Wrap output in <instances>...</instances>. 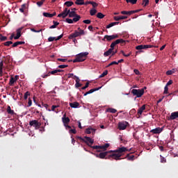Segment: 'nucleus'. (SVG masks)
Here are the masks:
<instances>
[{
	"label": "nucleus",
	"instance_id": "nucleus-1",
	"mask_svg": "<svg viewBox=\"0 0 178 178\" xmlns=\"http://www.w3.org/2000/svg\"><path fill=\"white\" fill-rule=\"evenodd\" d=\"M128 152V149L127 147H122L115 150L100 152L99 154H95V156H97V158H99L100 159H105V157H106V156H108V153H113L108 155V157L107 158V159L111 160L112 159L115 161H118L122 159L120 157H122L124 152Z\"/></svg>",
	"mask_w": 178,
	"mask_h": 178
},
{
	"label": "nucleus",
	"instance_id": "nucleus-2",
	"mask_svg": "<svg viewBox=\"0 0 178 178\" xmlns=\"http://www.w3.org/2000/svg\"><path fill=\"white\" fill-rule=\"evenodd\" d=\"M78 138L80 140L83 141V143H85L87 145V146H88L89 147H91L93 149H97V150L102 149L103 151H106L110 147L109 143H105V145H103L92 146V145L95 143V140H93V139L88 136H85L83 138L79 136L78 137Z\"/></svg>",
	"mask_w": 178,
	"mask_h": 178
},
{
	"label": "nucleus",
	"instance_id": "nucleus-3",
	"mask_svg": "<svg viewBox=\"0 0 178 178\" xmlns=\"http://www.w3.org/2000/svg\"><path fill=\"white\" fill-rule=\"evenodd\" d=\"M88 55V52H82L76 55L75 59L73 60V63L84 62Z\"/></svg>",
	"mask_w": 178,
	"mask_h": 178
},
{
	"label": "nucleus",
	"instance_id": "nucleus-4",
	"mask_svg": "<svg viewBox=\"0 0 178 178\" xmlns=\"http://www.w3.org/2000/svg\"><path fill=\"white\" fill-rule=\"evenodd\" d=\"M81 35H85L84 30L78 28V31H74V33H72L71 35H70V36H68V39L73 40Z\"/></svg>",
	"mask_w": 178,
	"mask_h": 178
},
{
	"label": "nucleus",
	"instance_id": "nucleus-5",
	"mask_svg": "<svg viewBox=\"0 0 178 178\" xmlns=\"http://www.w3.org/2000/svg\"><path fill=\"white\" fill-rule=\"evenodd\" d=\"M131 94L134 95V96H136L137 98H140L144 95V89H132Z\"/></svg>",
	"mask_w": 178,
	"mask_h": 178
},
{
	"label": "nucleus",
	"instance_id": "nucleus-6",
	"mask_svg": "<svg viewBox=\"0 0 178 178\" xmlns=\"http://www.w3.org/2000/svg\"><path fill=\"white\" fill-rule=\"evenodd\" d=\"M29 125L31 127H35V129H39L40 127H41V123H40L38 120H32L29 122Z\"/></svg>",
	"mask_w": 178,
	"mask_h": 178
},
{
	"label": "nucleus",
	"instance_id": "nucleus-7",
	"mask_svg": "<svg viewBox=\"0 0 178 178\" xmlns=\"http://www.w3.org/2000/svg\"><path fill=\"white\" fill-rule=\"evenodd\" d=\"M119 38L118 35H105L104 36V39L103 41H105V40H106L107 42H111L115 39H117Z\"/></svg>",
	"mask_w": 178,
	"mask_h": 178
},
{
	"label": "nucleus",
	"instance_id": "nucleus-8",
	"mask_svg": "<svg viewBox=\"0 0 178 178\" xmlns=\"http://www.w3.org/2000/svg\"><path fill=\"white\" fill-rule=\"evenodd\" d=\"M129 126V123L127 121L121 122L118 124V129L124 130Z\"/></svg>",
	"mask_w": 178,
	"mask_h": 178
},
{
	"label": "nucleus",
	"instance_id": "nucleus-9",
	"mask_svg": "<svg viewBox=\"0 0 178 178\" xmlns=\"http://www.w3.org/2000/svg\"><path fill=\"white\" fill-rule=\"evenodd\" d=\"M152 45H148V44H140L137 47H136V50L140 51L142 49H152Z\"/></svg>",
	"mask_w": 178,
	"mask_h": 178
},
{
	"label": "nucleus",
	"instance_id": "nucleus-10",
	"mask_svg": "<svg viewBox=\"0 0 178 178\" xmlns=\"http://www.w3.org/2000/svg\"><path fill=\"white\" fill-rule=\"evenodd\" d=\"M163 131V127H157L150 130V133L152 134H160Z\"/></svg>",
	"mask_w": 178,
	"mask_h": 178
},
{
	"label": "nucleus",
	"instance_id": "nucleus-11",
	"mask_svg": "<svg viewBox=\"0 0 178 178\" xmlns=\"http://www.w3.org/2000/svg\"><path fill=\"white\" fill-rule=\"evenodd\" d=\"M63 34H61L58 36V38H54V37H49L48 38V42H54V41H59L61 38H63Z\"/></svg>",
	"mask_w": 178,
	"mask_h": 178
},
{
	"label": "nucleus",
	"instance_id": "nucleus-12",
	"mask_svg": "<svg viewBox=\"0 0 178 178\" xmlns=\"http://www.w3.org/2000/svg\"><path fill=\"white\" fill-rule=\"evenodd\" d=\"M101 88H102V87H99V88H95L94 89H91V90L87 91L85 94H83V96H88L90 94H92L95 91L99 90Z\"/></svg>",
	"mask_w": 178,
	"mask_h": 178
},
{
	"label": "nucleus",
	"instance_id": "nucleus-13",
	"mask_svg": "<svg viewBox=\"0 0 178 178\" xmlns=\"http://www.w3.org/2000/svg\"><path fill=\"white\" fill-rule=\"evenodd\" d=\"M57 73H58L57 72L53 70V71H51V72H48L47 74L41 75V77H42V79H47V77L51 76V75H55Z\"/></svg>",
	"mask_w": 178,
	"mask_h": 178
},
{
	"label": "nucleus",
	"instance_id": "nucleus-14",
	"mask_svg": "<svg viewBox=\"0 0 178 178\" xmlns=\"http://www.w3.org/2000/svg\"><path fill=\"white\" fill-rule=\"evenodd\" d=\"M85 134H95V129L94 128H92L91 127L87 128L86 130H85Z\"/></svg>",
	"mask_w": 178,
	"mask_h": 178
},
{
	"label": "nucleus",
	"instance_id": "nucleus-15",
	"mask_svg": "<svg viewBox=\"0 0 178 178\" xmlns=\"http://www.w3.org/2000/svg\"><path fill=\"white\" fill-rule=\"evenodd\" d=\"M75 78V88H79L80 87H81L83 85L81 83H80V79L78 76H74Z\"/></svg>",
	"mask_w": 178,
	"mask_h": 178
},
{
	"label": "nucleus",
	"instance_id": "nucleus-16",
	"mask_svg": "<svg viewBox=\"0 0 178 178\" xmlns=\"http://www.w3.org/2000/svg\"><path fill=\"white\" fill-rule=\"evenodd\" d=\"M145 110V104H144L143 106H140V108H138V111L137 112L138 117H137V118H140V115H142V113L144 112Z\"/></svg>",
	"mask_w": 178,
	"mask_h": 178
},
{
	"label": "nucleus",
	"instance_id": "nucleus-17",
	"mask_svg": "<svg viewBox=\"0 0 178 178\" xmlns=\"http://www.w3.org/2000/svg\"><path fill=\"white\" fill-rule=\"evenodd\" d=\"M177 118H178V111L171 113L170 120H176Z\"/></svg>",
	"mask_w": 178,
	"mask_h": 178
},
{
	"label": "nucleus",
	"instance_id": "nucleus-18",
	"mask_svg": "<svg viewBox=\"0 0 178 178\" xmlns=\"http://www.w3.org/2000/svg\"><path fill=\"white\" fill-rule=\"evenodd\" d=\"M74 17H80V15H77L76 11H70V13H68V17L73 18Z\"/></svg>",
	"mask_w": 178,
	"mask_h": 178
},
{
	"label": "nucleus",
	"instance_id": "nucleus-19",
	"mask_svg": "<svg viewBox=\"0 0 178 178\" xmlns=\"http://www.w3.org/2000/svg\"><path fill=\"white\" fill-rule=\"evenodd\" d=\"M127 19H128V17L127 16L113 17L115 21L125 20Z\"/></svg>",
	"mask_w": 178,
	"mask_h": 178
},
{
	"label": "nucleus",
	"instance_id": "nucleus-20",
	"mask_svg": "<svg viewBox=\"0 0 178 178\" xmlns=\"http://www.w3.org/2000/svg\"><path fill=\"white\" fill-rule=\"evenodd\" d=\"M125 43V40H124L123 39H118L117 40H115V42H112L111 44H124Z\"/></svg>",
	"mask_w": 178,
	"mask_h": 178
},
{
	"label": "nucleus",
	"instance_id": "nucleus-21",
	"mask_svg": "<svg viewBox=\"0 0 178 178\" xmlns=\"http://www.w3.org/2000/svg\"><path fill=\"white\" fill-rule=\"evenodd\" d=\"M70 106L73 108H76L79 106V103L74 102L73 103H70Z\"/></svg>",
	"mask_w": 178,
	"mask_h": 178
},
{
	"label": "nucleus",
	"instance_id": "nucleus-22",
	"mask_svg": "<svg viewBox=\"0 0 178 178\" xmlns=\"http://www.w3.org/2000/svg\"><path fill=\"white\" fill-rule=\"evenodd\" d=\"M112 51H113V49H108V50H107V51L104 52V56L108 57V56L111 55Z\"/></svg>",
	"mask_w": 178,
	"mask_h": 178
},
{
	"label": "nucleus",
	"instance_id": "nucleus-23",
	"mask_svg": "<svg viewBox=\"0 0 178 178\" xmlns=\"http://www.w3.org/2000/svg\"><path fill=\"white\" fill-rule=\"evenodd\" d=\"M21 44H24V42H14L12 45V47L13 48H15Z\"/></svg>",
	"mask_w": 178,
	"mask_h": 178
},
{
	"label": "nucleus",
	"instance_id": "nucleus-24",
	"mask_svg": "<svg viewBox=\"0 0 178 178\" xmlns=\"http://www.w3.org/2000/svg\"><path fill=\"white\" fill-rule=\"evenodd\" d=\"M62 120H63V124H68L70 122V120L69 118H63Z\"/></svg>",
	"mask_w": 178,
	"mask_h": 178
},
{
	"label": "nucleus",
	"instance_id": "nucleus-25",
	"mask_svg": "<svg viewBox=\"0 0 178 178\" xmlns=\"http://www.w3.org/2000/svg\"><path fill=\"white\" fill-rule=\"evenodd\" d=\"M43 17H47V18H51V17H54V15H51L49 13H43Z\"/></svg>",
	"mask_w": 178,
	"mask_h": 178
},
{
	"label": "nucleus",
	"instance_id": "nucleus-26",
	"mask_svg": "<svg viewBox=\"0 0 178 178\" xmlns=\"http://www.w3.org/2000/svg\"><path fill=\"white\" fill-rule=\"evenodd\" d=\"M120 13L123 15H131L132 14H134L131 11H122Z\"/></svg>",
	"mask_w": 178,
	"mask_h": 178
},
{
	"label": "nucleus",
	"instance_id": "nucleus-27",
	"mask_svg": "<svg viewBox=\"0 0 178 178\" xmlns=\"http://www.w3.org/2000/svg\"><path fill=\"white\" fill-rule=\"evenodd\" d=\"M7 112L9 115H14V111L12 110L10 106H8L7 107Z\"/></svg>",
	"mask_w": 178,
	"mask_h": 178
},
{
	"label": "nucleus",
	"instance_id": "nucleus-28",
	"mask_svg": "<svg viewBox=\"0 0 178 178\" xmlns=\"http://www.w3.org/2000/svg\"><path fill=\"white\" fill-rule=\"evenodd\" d=\"M175 73V70L172 69L171 70H168L167 72H165V74L168 76L172 75V74Z\"/></svg>",
	"mask_w": 178,
	"mask_h": 178
},
{
	"label": "nucleus",
	"instance_id": "nucleus-29",
	"mask_svg": "<svg viewBox=\"0 0 178 178\" xmlns=\"http://www.w3.org/2000/svg\"><path fill=\"white\" fill-rule=\"evenodd\" d=\"M106 111H107L108 113H116L117 110L115 109V108H107Z\"/></svg>",
	"mask_w": 178,
	"mask_h": 178
},
{
	"label": "nucleus",
	"instance_id": "nucleus-30",
	"mask_svg": "<svg viewBox=\"0 0 178 178\" xmlns=\"http://www.w3.org/2000/svg\"><path fill=\"white\" fill-rule=\"evenodd\" d=\"M75 4L76 5H84V0H76Z\"/></svg>",
	"mask_w": 178,
	"mask_h": 178
},
{
	"label": "nucleus",
	"instance_id": "nucleus-31",
	"mask_svg": "<svg viewBox=\"0 0 178 178\" xmlns=\"http://www.w3.org/2000/svg\"><path fill=\"white\" fill-rule=\"evenodd\" d=\"M106 75H108V70L104 71V72L102 73V74H100V75L99 76V79H102V78L104 77V76H106Z\"/></svg>",
	"mask_w": 178,
	"mask_h": 178
},
{
	"label": "nucleus",
	"instance_id": "nucleus-32",
	"mask_svg": "<svg viewBox=\"0 0 178 178\" xmlns=\"http://www.w3.org/2000/svg\"><path fill=\"white\" fill-rule=\"evenodd\" d=\"M23 30V26L21 28H18L17 30H16V35H21V32Z\"/></svg>",
	"mask_w": 178,
	"mask_h": 178
},
{
	"label": "nucleus",
	"instance_id": "nucleus-33",
	"mask_svg": "<svg viewBox=\"0 0 178 178\" xmlns=\"http://www.w3.org/2000/svg\"><path fill=\"white\" fill-rule=\"evenodd\" d=\"M17 81V79H14L13 77H11V78H10V81H9V85H10V86H12L13 85H14V83H15Z\"/></svg>",
	"mask_w": 178,
	"mask_h": 178
},
{
	"label": "nucleus",
	"instance_id": "nucleus-34",
	"mask_svg": "<svg viewBox=\"0 0 178 178\" xmlns=\"http://www.w3.org/2000/svg\"><path fill=\"white\" fill-rule=\"evenodd\" d=\"M127 158L128 161H134V158H135V156L127 154Z\"/></svg>",
	"mask_w": 178,
	"mask_h": 178
},
{
	"label": "nucleus",
	"instance_id": "nucleus-35",
	"mask_svg": "<svg viewBox=\"0 0 178 178\" xmlns=\"http://www.w3.org/2000/svg\"><path fill=\"white\" fill-rule=\"evenodd\" d=\"M24 10H26V4H22L21 6V8L19 9V12H21V13H23L24 12Z\"/></svg>",
	"mask_w": 178,
	"mask_h": 178
},
{
	"label": "nucleus",
	"instance_id": "nucleus-36",
	"mask_svg": "<svg viewBox=\"0 0 178 178\" xmlns=\"http://www.w3.org/2000/svg\"><path fill=\"white\" fill-rule=\"evenodd\" d=\"M7 40H8L7 36H3L1 34H0V40H1V42L7 41Z\"/></svg>",
	"mask_w": 178,
	"mask_h": 178
},
{
	"label": "nucleus",
	"instance_id": "nucleus-37",
	"mask_svg": "<svg viewBox=\"0 0 178 178\" xmlns=\"http://www.w3.org/2000/svg\"><path fill=\"white\" fill-rule=\"evenodd\" d=\"M120 54H122V55H123V56H125L127 58H128L129 56H131V52H129L128 54H126L123 50L120 51Z\"/></svg>",
	"mask_w": 178,
	"mask_h": 178
},
{
	"label": "nucleus",
	"instance_id": "nucleus-38",
	"mask_svg": "<svg viewBox=\"0 0 178 178\" xmlns=\"http://www.w3.org/2000/svg\"><path fill=\"white\" fill-rule=\"evenodd\" d=\"M73 4H74V3H73L72 1L65 2V6H66L67 7H71Z\"/></svg>",
	"mask_w": 178,
	"mask_h": 178
},
{
	"label": "nucleus",
	"instance_id": "nucleus-39",
	"mask_svg": "<svg viewBox=\"0 0 178 178\" xmlns=\"http://www.w3.org/2000/svg\"><path fill=\"white\" fill-rule=\"evenodd\" d=\"M46 0H41L40 1H38V2H36V5H38V6H39V7H41V6H42V5L44 4V2Z\"/></svg>",
	"mask_w": 178,
	"mask_h": 178
},
{
	"label": "nucleus",
	"instance_id": "nucleus-40",
	"mask_svg": "<svg viewBox=\"0 0 178 178\" xmlns=\"http://www.w3.org/2000/svg\"><path fill=\"white\" fill-rule=\"evenodd\" d=\"M104 17H105V15H103V13H98L97 14V18L103 19Z\"/></svg>",
	"mask_w": 178,
	"mask_h": 178
},
{
	"label": "nucleus",
	"instance_id": "nucleus-41",
	"mask_svg": "<svg viewBox=\"0 0 178 178\" xmlns=\"http://www.w3.org/2000/svg\"><path fill=\"white\" fill-rule=\"evenodd\" d=\"M68 13H70V11H68V12H63V13H60L58 15H63V19H64V18H66L68 16Z\"/></svg>",
	"mask_w": 178,
	"mask_h": 178
},
{
	"label": "nucleus",
	"instance_id": "nucleus-42",
	"mask_svg": "<svg viewBox=\"0 0 178 178\" xmlns=\"http://www.w3.org/2000/svg\"><path fill=\"white\" fill-rule=\"evenodd\" d=\"M3 44L6 47H9L10 44H13V42L12 41H8V42H6L3 43Z\"/></svg>",
	"mask_w": 178,
	"mask_h": 178
},
{
	"label": "nucleus",
	"instance_id": "nucleus-43",
	"mask_svg": "<svg viewBox=\"0 0 178 178\" xmlns=\"http://www.w3.org/2000/svg\"><path fill=\"white\" fill-rule=\"evenodd\" d=\"M74 18H73L72 20L74 21V22H76L80 20L81 19V17L80 16H75V17H73Z\"/></svg>",
	"mask_w": 178,
	"mask_h": 178
},
{
	"label": "nucleus",
	"instance_id": "nucleus-44",
	"mask_svg": "<svg viewBox=\"0 0 178 178\" xmlns=\"http://www.w3.org/2000/svg\"><path fill=\"white\" fill-rule=\"evenodd\" d=\"M95 13H97V10L95 9H92L90 11V14L91 16L95 15Z\"/></svg>",
	"mask_w": 178,
	"mask_h": 178
},
{
	"label": "nucleus",
	"instance_id": "nucleus-45",
	"mask_svg": "<svg viewBox=\"0 0 178 178\" xmlns=\"http://www.w3.org/2000/svg\"><path fill=\"white\" fill-rule=\"evenodd\" d=\"M66 22L68 23L69 24H72L73 22H74V21L73 19H72L67 18L66 19Z\"/></svg>",
	"mask_w": 178,
	"mask_h": 178
},
{
	"label": "nucleus",
	"instance_id": "nucleus-46",
	"mask_svg": "<svg viewBox=\"0 0 178 178\" xmlns=\"http://www.w3.org/2000/svg\"><path fill=\"white\" fill-rule=\"evenodd\" d=\"M83 23L85 24H91V20L90 19H85L83 21Z\"/></svg>",
	"mask_w": 178,
	"mask_h": 178
},
{
	"label": "nucleus",
	"instance_id": "nucleus-47",
	"mask_svg": "<svg viewBox=\"0 0 178 178\" xmlns=\"http://www.w3.org/2000/svg\"><path fill=\"white\" fill-rule=\"evenodd\" d=\"M31 95L29 92L26 91V93H24V100H27L28 96Z\"/></svg>",
	"mask_w": 178,
	"mask_h": 178
},
{
	"label": "nucleus",
	"instance_id": "nucleus-48",
	"mask_svg": "<svg viewBox=\"0 0 178 178\" xmlns=\"http://www.w3.org/2000/svg\"><path fill=\"white\" fill-rule=\"evenodd\" d=\"M56 108H59V105H53V106H51V111H54V112H56Z\"/></svg>",
	"mask_w": 178,
	"mask_h": 178
},
{
	"label": "nucleus",
	"instance_id": "nucleus-49",
	"mask_svg": "<svg viewBox=\"0 0 178 178\" xmlns=\"http://www.w3.org/2000/svg\"><path fill=\"white\" fill-rule=\"evenodd\" d=\"M148 4H149V0H143V5L144 7L148 6Z\"/></svg>",
	"mask_w": 178,
	"mask_h": 178
},
{
	"label": "nucleus",
	"instance_id": "nucleus-50",
	"mask_svg": "<svg viewBox=\"0 0 178 178\" xmlns=\"http://www.w3.org/2000/svg\"><path fill=\"white\" fill-rule=\"evenodd\" d=\"M120 63L116 62V61H113L111 63L108 64V65L107 67H111L113 65H118Z\"/></svg>",
	"mask_w": 178,
	"mask_h": 178
},
{
	"label": "nucleus",
	"instance_id": "nucleus-51",
	"mask_svg": "<svg viewBox=\"0 0 178 178\" xmlns=\"http://www.w3.org/2000/svg\"><path fill=\"white\" fill-rule=\"evenodd\" d=\"M76 75H74L73 74H68V79H76Z\"/></svg>",
	"mask_w": 178,
	"mask_h": 178
},
{
	"label": "nucleus",
	"instance_id": "nucleus-52",
	"mask_svg": "<svg viewBox=\"0 0 178 178\" xmlns=\"http://www.w3.org/2000/svg\"><path fill=\"white\" fill-rule=\"evenodd\" d=\"M66 67H68L67 65H61L58 66V68H60V69H63V68H66Z\"/></svg>",
	"mask_w": 178,
	"mask_h": 178
},
{
	"label": "nucleus",
	"instance_id": "nucleus-53",
	"mask_svg": "<svg viewBox=\"0 0 178 178\" xmlns=\"http://www.w3.org/2000/svg\"><path fill=\"white\" fill-rule=\"evenodd\" d=\"M118 44H114V43H111V44L110 45V49H111V50H113L115 49V47Z\"/></svg>",
	"mask_w": 178,
	"mask_h": 178
},
{
	"label": "nucleus",
	"instance_id": "nucleus-54",
	"mask_svg": "<svg viewBox=\"0 0 178 178\" xmlns=\"http://www.w3.org/2000/svg\"><path fill=\"white\" fill-rule=\"evenodd\" d=\"M89 85H90V83L87 82L86 84L85 85V86L81 88V90H84L87 89L88 88Z\"/></svg>",
	"mask_w": 178,
	"mask_h": 178
},
{
	"label": "nucleus",
	"instance_id": "nucleus-55",
	"mask_svg": "<svg viewBox=\"0 0 178 178\" xmlns=\"http://www.w3.org/2000/svg\"><path fill=\"white\" fill-rule=\"evenodd\" d=\"M57 60L63 62V63H65L66 61H67V59H66V58H58Z\"/></svg>",
	"mask_w": 178,
	"mask_h": 178
},
{
	"label": "nucleus",
	"instance_id": "nucleus-56",
	"mask_svg": "<svg viewBox=\"0 0 178 178\" xmlns=\"http://www.w3.org/2000/svg\"><path fill=\"white\" fill-rule=\"evenodd\" d=\"M63 126H65V128L67 130H72L71 126L67 125V124H63Z\"/></svg>",
	"mask_w": 178,
	"mask_h": 178
},
{
	"label": "nucleus",
	"instance_id": "nucleus-57",
	"mask_svg": "<svg viewBox=\"0 0 178 178\" xmlns=\"http://www.w3.org/2000/svg\"><path fill=\"white\" fill-rule=\"evenodd\" d=\"M166 160L164 157H163L162 156H161V163H165Z\"/></svg>",
	"mask_w": 178,
	"mask_h": 178
},
{
	"label": "nucleus",
	"instance_id": "nucleus-58",
	"mask_svg": "<svg viewBox=\"0 0 178 178\" xmlns=\"http://www.w3.org/2000/svg\"><path fill=\"white\" fill-rule=\"evenodd\" d=\"M93 3H95V2L94 1H86V2H83V5L88 6V4H92Z\"/></svg>",
	"mask_w": 178,
	"mask_h": 178
},
{
	"label": "nucleus",
	"instance_id": "nucleus-59",
	"mask_svg": "<svg viewBox=\"0 0 178 178\" xmlns=\"http://www.w3.org/2000/svg\"><path fill=\"white\" fill-rule=\"evenodd\" d=\"M134 72L136 75H140V71L137 69L134 70Z\"/></svg>",
	"mask_w": 178,
	"mask_h": 178
},
{
	"label": "nucleus",
	"instance_id": "nucleus-60",
	"mask_svg": "<svg viewBox=\"0 0 178 178\" xmlns=\"http://www.w3.org/2000/svg\"><path fill=\"white\" fill-rule=\"evenodd\" d=\"M164 95L168 94V86H164V91H163Z\"/></svg>",
	"mask_w": 178,
	"mask_h": 178
},
{
	"label": "nucleus",
	"instance_id": "nucleus-61",
	"mask_svg": "<svg viewBox=\"0 0 178 178\" xmlns=\"http://www.w3.org/2000/svg\"><path fill=\"white\" fill-rule=\"evenodd\" d=\"M172 84V80H169L167 83V84L165 85V86L168 87L169 86Z\"/></svg>",
	"mask_w": 178,
	"mask_h": 178
},
{
	"label": "nucleus",
	"instance_id": "nucleus-62",
	"mask_svg": "<svg viewBox=\"0 0 178 178\" xmlns=\"http://www.w3.org/2000/svg\"><path fill=\"white\" fill-rule=\"evenodd\" d=\"M68 130H70V133H71V134H76V129H68Z\"/></svg>",
	"mask_w": 178,
	"mask_h": 178
},
{
	"label": "nucleus",
	"instance_id": "nucleus-63",
	"mask_svg": "<svg viewBox=\"0 0 178 178\" xmlns=\"http://www.w3.org/2000/svg\"><path fill=\"white\" fill-rule=\"evenodd\" d=\"M91 5L93 8H96L97 6H98V4L95 2L91 3Z\"/></svg>",
	"mask_w": 178,
	"mask_h": 178
},
{
	"label": "nucleus",
	"instance_id": "nucleus-64",
	"mask_svg": "<svg viewBox=\"0 0 178 178\" xmlns=\"http://www.w3.org/2000/svg\"><path fill=\"white\" fill-rule=\"evenodd\" d=\"M113 26H115V25H114V24H108V25L106 26V29H110V28H111V27H113Z\"/></svg>",
	"mask_w": 178,
	"mask_h": 178
}]
</instances>
